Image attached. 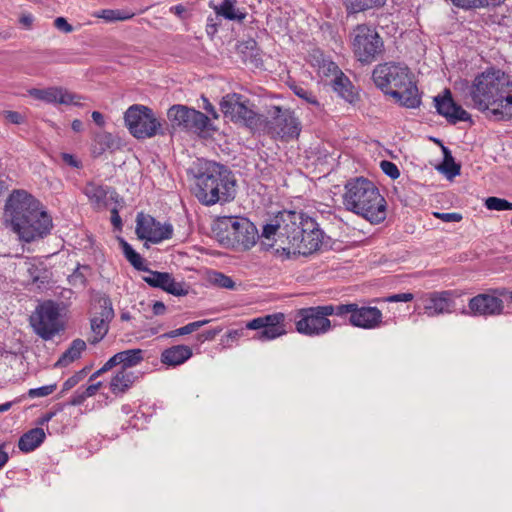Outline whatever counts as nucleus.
Listing matches in <instances>:
<instances>
[{
  "instance_id": "obj_13",
  "label": "nucleus",
  "mask_w": 512,
  "mask_h": 512,
  "mask_svg": "<svg viewBox=\"0 0 512 512\" xmlns=\"http://www.w3.org/2000/svg\"><path fill=\"white\" fill-rule=\"evenodd\" d=\"M295 327L298 333L314 337L328 333L332 329V322L325 305H320L297 310Z\"/></svg>"
},
{
  "instance_id": "obj_10",
  "label": "nucleus",
  "mask_w": 512,
  "mask_h": 512,
  "mask_svg": "<svg viewBox=\"0 0 512 512\" xmlns=\"http://www.w3.org/2000/svg\"><path fill=\"white\" fill-rule=\"evenodd\" d=\"M167 118L173 132L183 131L202 136L211 126L209 117L204 113L181 104L171 106Z\"/></svg>"
},
{
  "instance_id": "obj_23",
  "label": "nucleus",
  "mask_w": 512,
  "mask_h": 512,
  "mask_svg": "<svg viewBox=\"0 0 512 512\" xmlns=\"http://www.w3.org/2000/svg\"><path fill=\"white\" fill-rule=\"evenodd\" d=\"M434 101L437 112L445 117L449 123L456 124L461 121H471V115L454 102L450 90L446 89L444 95L435 97Z\"/></svg>"
},
{
  "instance_id": "obj_53",
  "label": "nucleus",
  "mask_w": 512,
  "mask_h": 512,
  "mask_svg": "<svg viewBox=\"0 0 512 512\" xmlns=\"http://www.w3.org/2000/svg\"><path fill=\"white\" fill-rule=\"evenodd\" d=\"M510 94L506 96V108L504 115L511 116L512 118V79L509 80Z\"/></svg>"
},
{
  "instance_id": "obj_4",
  "label": "nucleus",
  "mask_w": 512,
  "mask_h": 512,
  "mask_svg": "<svg viewBox=\"0 0 512 512\" xmlns=\"http://www.w3.org/2000/svg\"><path fill=\"white\" fill-rule=\"evenodd\" d=\"M343 205L370 223H381L386 218V201L376 185L367 178L355 177L344 187Z\"/></svg>"
},
{
  "instance_id": "obj_48",
  "label": "nucleus",
  "mask_w": 512,
  "mask_h": 512,
  "mask_svg": "<svg viewBox=\"0 0 512 512\" xmlns=\"http://www.w3.org/2000/svg\"><path fill=\"white\" fill-rule=\"evenodd\" d=\"M414 299V295L412 293H398L388 296L385 301L386 302H410Z\"/></svg>"
},
{
  "instance_id": "obj_35",
  "label": "nucleus",
  "mask_w": 512,
  "mask_h": 512,
  "mask_svg": "<svg viewBox=\"0 0 512 512\" xmlns=\"http://www.w3.org/2000/svg\"><path fill=\"white\" fill-rule=\"evenodd\" d=\"M115 145L114 137L111 133L101 132L95 135L92 153L95 156L103 154L105 151L112 149Z\"/></svg>"
},
{
  "instance_id": "obj_32",
  "label": "nucleus",
  "mask_w": 512,
  "mask_h": 512,
  "mask_svg": "<svg viewBox=\"0 0 512 512\" xmlns=\"http://www.w3.org/2000/svg\"><path fill=\"white\" fill-rule=\"evenodd\" d=\"M27 273L31 283L35 284L38 289L46 288L51 279V273L42 263H29Z\"/></svg>"
},
{
  "instance_id": "obj_11",
  "label": "nucleus",
  "mask_w": 512,
  "mask_h": 512,
  "mask_svg": "<svg viewBox=\"0 0 512 512\" xmlns=\"http://www.w3.org/2000/svg\"><path fill=\"white\" fill-rule=\"evenodd\" d=\"M30 325L43 340L53 339L64 329L58 304L53 301H45L39 304L30 316Z\"/></svg>"
},
{
  "instance_id": "obj_17",
  "label": "nucleus",
  "mask_w": 512,
  "mask_h": 512,
  "mask_svg": "<svg viewBox=\"0 0 512 512\" xmlns=\"http://www.w3.org/2000/svg\"><path fill=\"white\" fill-rule=\"evenodd\" d=\"M99 308L100 311L90 318L91 337L88 338V342L93 345L99 343L108 334L110 323L115 316L109 297L99 299Z\"/></svg>"
},
{
  "instance_id": "obj_42",
  "label": "nucleus",
  "mask_w": 512,
  "mask_h": 512,
  "mask_svg": "<svg viewBox=\"0 0 512 512\" xmlns=\"http://www.w3.org/2000/svg\"><path fill=\"white\" fill-rule=\"evenodd\" d=\"M485 206L488 210L495 211H505L512 210V202H509L506 199L498 198V197H488L485 200Z\"/></svg>"
},
{
  "instance_id": "obj_59",
  "label": "nucleus",
  "mask_w": 512,
  "mask_h": 512,
  "mask_svg": "<svg viewBox=\"0 0 512 512\" xmlns=\"http://www.w3.org/2000/svg\"><path fill=\"white\" fill-rule=\"evenodd\" d=\"M92 119L100 127L104 126L105 124L103 115L98 111L92 112Z\"/></svg>"
},
{
  "instance_id": "obj_21",
  "label": "nucleus",
  "mask_w": 512,
  "mask_h": 512,
  "mask_svg": "<svg viewBox=\"0 0 512 512\" xmlns=\"http://www.w3.org/2000/svg\"><path fill=\"white\" fill-rule=\"evenodd\" d=\"M82 191L88 198L90 205L96 210H104L110 202L118 201L116 190L99 182L88 181Z\"/></svg>"
},
{
  "instance_id": "obj_18",
  "label": "nucleus",
  "mask_w": 512,
  "mask_h": 512,
  "mask_svg": "<svg viewBox=\"0 0 512 512\" xmlns=\"http://www.w3.org/2000/svg\"><path fill=\"white\" fill-rule=\"evenodd\" d=\"M283 313H275L252 319L246 324L250 330H260L256 338L260 341L273 340L286 333Z\"/></svg>"
},
{
  "instance_id": "obj_3",
  "label": "nucleus",
  "mask_w": 512,
  "mask_h": 512,
  "mask_svg": "<svg viewBox=\"0 0 512 512\" xmlns=\"http://www.w3.org/2000/svg\"><path fill=\"white\" fill-rule=\"evenodd\" d=\"M193 192L206 206L230 202L236 196V179L224 165L206 162L195 175Z\"/></svg>"
},
{
  "instance_id": "obj_8",
  "label": "nucleus",
  "mask_w": 512,
  "mask_h": 512,
  "mask_svg": "<svg viewBox=\"0 0 512 512\" xmlns=\"http://www.w3.org/2000/svg\"><path fill=\"white\" fill-rule=\"evenodd\" d=\"M124 122L131 135L137 139L152 138L165 133L153 110L144 105L130 106L124 113Z\"/></svg>"
},
{
  "instance_id": "obj_41",
  "label": "nucleus",
  "mask_w": 512,
  "mask_h": 512,
  "mask_svg": "<svg viewBox=\"0 0 512 512\" xmlns=\"http://www.w3.org/2000/svg\"><path fill=\"white\" fill-rule=\"evenodd\" d=\"M292 91L295 95H297L299 98L303 99L306 103L319 106V102L317 100L316 95L306 87L302 85L294 84L291 86Z\"/></svg>"
},
{
  "instance_id": "obj_26",
  "label": "nucleus",
  "mask_w": 512,
  "mask_h": 512,
  "mask_svg": "<svg viewBox=\"0 0 512 512\" xmlns=\"http://www.w3.org/2000/svg\"><path fill=\"white\" fill-rule=\"evenodd\" d=\"M328 71L335 74V78L332 81L333 90L345 101L355 103L358 100L359 95L355 91L350 79L341 70H339L338 66L333 62L328 64Z\"/></svg>"
},
{
  "instance_id": "obj_61",
  "label": "nucleus",
  "mask_w": 512,
  "mask_h": 512,
  "mask_svg": "<svg viewBox=\"0 0 512 512\" xmlns=\"http://www.w3.org/2000/svg\"><path fill=\"white\" fill-rule=\"evenodd\" d=\"M8 459V453L4 450V446L0 445V469L7 463Z\"/></svg>"
},
{
  "instance_id": "obj_57",
  "label": "nucleus",
  "mask_w": 512,
  "mask_h": 512,
  "mask_svg": "<svg viewBox=\"0 0 512 512\" xmlns=\"http://www.w3.org/2000/svg\"><path fill=\"white\" fill-rule=\"evenodd\" d=\"M154 315H163L166 311V306L161 301H155L152 307Z\"/></svg>"
},
{
  "instance_id": "obj_12",
  "label": "nucleus",
  "mask_w": 512,
  "mask_h": 512,
  "mask_svg": "<svg viewBox=\"0 0 512 512\" xmlns=\"http://www.w3.org/2000/svg\"><path fill=\"white\" fill-rule=\"evenodd\" d=\"M506 296V288H491L479 293L468 301V310L462 314L471 317H497L505 314L503 298Z\"/></svg>"
},
{
  "instance_id": "obj_28",
  "label": "nucleus",
  "mask_w": 512,
  "mask_h": 512,
  "mask_svg": "<svg viewBox=\"0 0 512 512\" xmlns=\"http://www.w3.org/2000/svg\"><path fill=\"white\" fill-rule=\"evenodd\" d=\"M137 379L138 376L135 372L120 368L111 378L109 383L110 390L116 396L124 394L132 387Z\"/></svg>"
},
{
  "instance_id": "obj_15",
  "label": "nucleus",
  "mask_w": 512,
  "mask_h": 512,
  "mask_svg": "<svg viewBox=\"0 0 512 512\" xmlns=\"http://www.w3.org/2000/svg\"><path fill=\"white\" fill-rule=\"evenodd\" d=\"M299 218L298 212L284 210L276 215L274 223L266 224L263 227L262 237L267 240L275 237V242L278 243V248L276 249L277 254H282V247H286V244L289 245V239L290 235L293 234L292 230L294 229L295 220Z\"/></svg>"
},
{
  "instance_id": "obj_54",
  "label": "nucleus",
  "mask_w": 512,
  "mask_h": 512,
  "mask_svg": "<svg viewBox=\"0 0 512 512\" xmlns=\"http://www.w3.org/2000/svg\"><path fill=\"white\" fill-rule=\"evenodd\" d=\"M117 365H120V363L116 353L111 358H109L108 361L105 362V364L102 366V371L106 373Z\"/></svg>"
},
{
  "instance_id": "obj_37",
  "label": "nucleus",
  "mask_w": 512,
  "mask_h": 512,
  "mask_svg": "<svg viewBox=\"0 0 512 512\" xmlns=\"http://www.w3.org/2000/svg\"><path fill=\"white\" fill-rule=\"evenodd\" d=\"M123 253L130 264L139 271L147 270V267L143 265V259L139 253H137L132 246L125 240L120 241Z\"/></svg>"
},
{
  "instance_id": "obj_36",
  "label": "nucleus",
  "mask_w": 512,
  "mask_h": 512,
  "mask_svg": "<svg viewBox=\"0 0 512 512\" xmlns=\"http://www.w3.org/2000/svg\"><path fill=\"white\" fill-rule=\"evenodd\" d=\"M444 159L439 167V170L443 172L448 178H453L460 174V165L454 161L451 152L448 148L443 147Z\"/></svg>"
},
{
  "instance_id": "obj_62",
  "label": "nucleus",
  "mask_w": 512,
  "mask_h": 512,
  "mask_svg": "<svg viewBox=\"0 0 512 512\" xmlns=\"http://www.w3.org/2000/svg\"><path fill=\"white\" fill-rule=\"evenodd\" d=\"M507 299V311L506 313L512 314V290L509 291L506 289V296Z\"/></svg>"
},
{
  "instance_id": "obj_52",
  "label": "nucleus",
  "mask_w": 512,
  "mask_h": 512,
  "mask_svg": "<svg viewBox=\"0 0 512 512\" xmlns=\"http://www.w3.org/2000/svg\"><path fill=\"white\" fill-rule=\"evenodd\" d=\"M61 158L67 165L75 168L81 167V162L77 160L72 154L62 153Z\"/></svg>"
},
{
  "instance_id": "obj_39",
  "label": "nucleus",
  "mask_w": 512,
  "mask_h": 512,
  "mask_svg": "<svg viewBox=\"0 0 512 512\" xmlns=\"http://www.w3.org/2000/svg\"><path fill=\"white\" fill-rule=\"evenodd\" d=\"M355 303H347V304H327L325 305L328 317L335 315L343 319L351 318V314H353Z\"/></svg>"
},
{
  "instance_id": "obj_30",
  "label": "nucleus",
  "mask_w": 512,
  "mask_h": 512,
  "mask_svg": "<svg viewBox=\"0 0 512 512\" xmlns=\"http://www.w3.org/2000/svg\"><path fill=\"white\" fill-rule=\"evenodd\" d=\"M86 342L80 338L73 340L66 351L60 356L55 363L56 367H66L78 360L82 353L86 350Z\"/></svg>"
},
{
  "instance_id": "obj_25",
  "label": "nucleus",
  "mask_w": 512,
  "mask_h": 512,
  "mask_svg": "<svg viewBox=\"0 0 512 512\" xmlns=\"http://www.w3.org/2000/svg\"><path fill=\"white\" fill-rule=\"evenodd\" d=\"M29 95L48 104L80 105L79 100L81 99L77 94L69 92L62 87L33 88L29 90Z\"/></svg>"
},
{
  "instance_id": "obj_46",
  "label": "nucleus",
  "mask_w": 512,
  "mask_h": 512,
  "mask_svg": "<svg viewBox=\"0 0 512 512\" xmlns=\"http://www.w3.org/2000/svg\"><path fill=\"white\" fill-rule=\"evenodd\" d=\"M380 167L384 174L389 176L391 179H397L400 176V171L397 165L388 160H382L380 162Z\"/></svg>"
},
{
  "instance_id": "obj_24",
  "label": "nucleus",
  "mask_w": 512,
  "mask_h": 512,
  "mask_svg": "<svg viewBox=\"0 0 512 512\" xmlns=\"http://www.w3.org/2000/svg\"><path fill=\"white\" fill-rule=\"evenodd\" d=\"M147 276L143 280L151 287L160 288L174 296L187 295L188 289L182 282H177L170 273L152 271L147 268Z\"/></svg>"
},
{
  "instance_id": "obj_50",
  "label": "nucleus",
  "mask_w": 512,
  "mask_h": 512,
  "mask_svg": "<svg viewBox=\"0 0 512 512\" xmlns=\"http://www.w3.org/2000/svg\"><path fill=\"white\" fill-rule=\"evenodd\" d=\"M54 27L64 33H71L73 31L72 25L64 17H57L54 20Z\"/></svg>"
},
{
  "instance_id": "obj_2",
  "label": "nucleus",
  "mask_w": 512,
  "mask_h": 512,
  "mask_svg": "<svg viewBox=\"0 0 512 512\" xmlns=\"http://www.w3.org/2000/svg\"><path fill=\"white\" fill-rule=\"evenodd\" d=\"M375 85L385 94L406 108H417L421 104L418 88L413 75L403 63L385 62L378 64L372 72Z\"/></svg>"
},
{
  "instance_id": "obj_51",
  "label": "nucleus",
  "mask_w": 512,
  "mask_h": 512,
  "mask_svg": "<svg viewBox=\"0 0 512 512\" xmlns=\"http://www.w3.org/2000/svg\"><path fill=\"white\" fill-rule=\"evenodd\" d=\"M6 120L13 124H21L23 122V116L16 111H5L4 112Z\"/></svg>"
},
{
  "instance_id": "obj_38",
  "label": "nucleus",
  "mask_w": 512,
  "mask_h": 512,
  "mask_svg": "<svg viewBox=\"0 0 512 512\" xmlns=\"http://www.w3.org/2000/svg\"><path fill=\"white\" fill-rule=\"evenodd\" d=\"M209 322H210V320H208V319L191 322L183 327H180L178 329L167 332V333L163 334L161 337L174 338V337H178V336H182V335L191 334V333L197 331L198 329H200L202 326L208 324Z\"/></svg>"
},
{
  "instance_id": "obj_34",
  "label": "nucleus",
  "mask_w": 512,
  "mask_h": 512,
  "mask_svg": "<svg viewBox=\"0 0 512 512\" xmlns=\"http://www.w3.org/2000/svg\"><path fill=\"white\" fill-rule=\"evenodd\" d=\"M235 3L236 0H224L218 7H215L216 14L228 20H244L246 14L235 8Z\"/></svg>"
},
{
  "instance_id": "obj_58",
  "label": "nucleus",
  "mask_w": 512,
  "mask_h": 512,
  "mask_svg": "<svg viewBox=\"0 0 512 512\" xmlns=\"http://www.w3.org/2000/svg\"><path fill=\"white\" fill-rule=\"evenodd\" d=\"M221 331V329H212V330H207L205 332H203L200 337H203L204 340H213L215 338V336Z\"/></svg>"
},
{
  "instance_id": "obj_40",
  "label": "nucleus",
  "mask_w": 512,
  "mask_h": 512,
  "mask_svg": "<svg viewBox=\"0 0 512 512\" xmlns=\"http://www.w3.org/2000/svg\"><path fill=\"white\" fill-rule=\"evenodd\" d=\"M98 18H102L106 21H123L131 19L134 14H129L127 12H123L120 10H113V9H104L101 10L98 14H96Z\"/></svg>"
},
{
  "instance_id": "obj_60",
  "label": "nucleus",
  "mask_w": 512,
  "mask_h": 512,
  "mask_svg": "<svg viewBox=\"0 0 512 512\" xmlns=\"http://www.w3.org/2000/svg\"><path fill=\"white\" fill-rule=\"evenodd\" d=\"M243 335H244V330L243 329L230 330L227 333V337L232 339V340L239 339Z\"/></svg>"
},
{
  "instance_id": "obj_9",
  "label": "nucleus",
  "mask_w": 512,
  "mask_h": 512,
  "mask_svg": "<svg viewBox=\"0 0 512 512\" xmlns=\"http://www.w3.org/2000/svg\"><path fill=\"white\" fill-rule=\"evenodd\" d=\"M354 57L363 65L371 64L384 52V42L377 31L366 25H357L351 34Z\"/></svg>"
},
{
  "instance_id": "obj_5",
  "label": "nucleus",
  "mask_w": 512,
  "mask_h": 512,
  "mask_svg": "<svg viewBox=\"0 0 512 512\" xmlns=\"http://www.w3.org/2000/svg\"><path fill=\"white\" fill-rule=\"evenodd\" d=\"M508 93L510 94L509 80L500 77L499 71H487L478 75L469 89L474 107L487 111L495 120L511 119V116L504 115Z\"/></svg>"
},
{
  "instance_id": "obj_1",
  "label": "nucleus",
  "mask_w": 512,
  "mask_h": 512,
  "mask_svg": "<svg viewBox=\"0 0 512 512\" xmlns=\"http://www.w3.org/2000/svg\"><path fill=\"white\" fill-rule=\"evenodd\" d=\"M5 208L12 229L21 240L32 242L50 233L52 218L42 209L41 203L27 192L14 191Z\"/></svg>"
},
{
  "instance_id": "obj_63",
  "label": "nucleus",
  "mask_w": 512,
  "mask_h": 512,
  "mask_svg": "<svg viewBox=\"0 0 512 512\" xmlns=\"http://www.w3.org/2000/svg\"><path fill=\"white\" fill-rule=\"evenodd\" d=\"M71 127H72L73 131L80 132L83 129V123L81 120L75 119V120H73Z\"/></svg>"
},
{
  "instance_id": "obj_19",
  "label": "nucleus",
  "mask_w": 512,
  "mask_h": 512,
  "mask_svg": "<svg viewBox=\"0 0 512 512\" xmlns=\"http://www.w3.org/2000/svg\"><path fill=\"white\" fill-rule=\"evenodd\" d=\"M272 115L273 122L270 129L273 136L285 140L299 136L301 124L292 111L282 110L279 106H274Z\"/></svg>"
},
{
  "instance_id": "obj_56",
  "label": "nucleus",
  "mask_w": 512,
  "mask_h": 512,
  "mask_svg": "<svg viewBox=\"0 0 512 512\" xmlns=\"http://www.w3.org/2000/svg\"><path fill=\"white\" fill-rule=\"evenodd\" d=\"M111 222L115 228H121L122 226V220L116 208L111 210Z\"/></svg>"
},
{
  "instance_id": "obj_6",
  "label": "nucleus",
  "mask_w": 512,
  "mask_h": 512,
  "mask_svg": "<svg viewBox=\"0 0 512 512\" xmlns=\"http://www.w3.org/2000/svg\"><path fill=\"white\" fill-rule=\"evenodd\" d=\"M299 219L295 220L293 234L290 235L289 245L282 247L284 258H290L291 254L308 255L318 250L322 244L323 232L316 221L301 212Z\"/></svg>"
},
{
  "instance_id": "obj_20",
  "label": "nucleus",
  "mask_w": 512,
  "mask_h": 512,
  "mask_svg": "<svg viewBox=\"0 0 512 512\" xmlns=\"http://www.w3.org/2000/svg\"><path fill=\"white\" fill-rule=\"evenodd\" d=\"M136 222V234L142 240L156 244L172 237L173 227L171 224H161L153 217L143 214H138Z\"/></svg>"
},
{
  "instance_id": "obj_31",
  "label": "nucleus",
  "mask_w": 512,
  "mask_h": 512,
  "mask_svg": "<svg viewBox=\"0 0 512 512\" xmlns=\"http://www.w3.org/2000/svg\"><path fill=\"white\" fill-rule=\"evenodd\" d=\"M45 437L42 428H33L20 437L18 447L22 452H31L43 443Z\"/></svg>"
},
{
  "instance_id": "obj_29",
  "label": "nucleus",
  "mask_w": 512,
  "mask_h": 512,
  "mask_svg": "<svg viewBox=\"0 0 512 512\" xmlns=\"http://www.w3.org/2000/svg\"><path fill=\"white\" fill-rule=\"evenodd\" d=\"M348 16L382 8L387 0H340Z\"/></svg>"
},
{
  "instance_id": "obj_22",
  "label": "nucleus",
  "mask_w": 512,
  "mask_h": 512,
  "mask_svg": "<svg viewBox=\"0 0 512 512\" xmlns=\"http://www.w3.org/2000/svg\"><path fill=\"white\" fill-rule=\"evenodd\" d=\"M383 323V313L375 306H359L355 303L353 314L349 318V324L353 327L374 330Z\"/></svg>"
},
{
  "instance_id": "obj_16",
  "label": "nucleus",
  "mask_w": 512,
  "mask_h": 512,
  "mask_svg": "<svg viewBox=\"0 0 512 512\" xmlns=\"http://www.w3.org/2000/svg\"><path fill=\"white\" fill-rule=\"evenodd\" d=\"M461 295L462 293L459 290L433 291L423 294L419 301L422 304L424 314L428 317H436L453 313L455 299Z\"/></svg>"
},
{
  "instance_id": "obj_55",
  "label": "nucleus",
  "mask_w": 512,
  "mask_h": 512,
  "mask_svg": "<svg viewBox=\"0 0 512 512\" xmlns=\"http://www.w3.org/2000/svg\"><path fill=\"white\" fill-rule=\"evenodd\" d=\"M102 386V382L99 381L97 383L91 384L85 388H83V392L87 396V398L94 396L99 388Z\"/></svg>"
},
{
  "instance_id": "obj_14",
  "label": "nucleus",
  "mask_w": 512,
  "mask_h": 512,
  "mask_svg": "<svg viewBox=\"0 0 512 512\" xmlns=\"http://www.w3.org/2000/svg\"><path fill=\"white\" fill-rule=\"evenodd\" d=\"M220 109L231 121L242 123L252 130L261 124V116L252 109L250 101L241 94L225 95L220 102Z\"/></svg>"
},
{
  "instance_id": "obj_45",
  "label": "nucleus",
  "mask_w": 512,
  "mask_h": 512,
  "mask_svg": "<svg viewBox=\"0 0 512 512\" xmlns=\"http://www.w3.org/2000/svg\"><path fill=\"white\" fill-rule=\"evenodd\" d=\"M56 384L45 385L38 388H33L28 391L31 398H40L52 394L56 390Z\"/></svg>"
},
{
  "instance_id": "obj_64",
  "label": "nucleus",
  "mask_w": 512,
  "mask_h": 512,
  "mask_svg": "<svg viewBox=\"0 0 512 512\" xmlns=\"http://www.w3.org/2000/svg\"><path fill=\"white\" fill-rule=\"evenodd\" d=\"M204 102H205L204 109L207 112L211 113L216 118L217 114H216V111H215L213 105L206 98H204Z\"/></svg>"
},
{
  "instance_id": "obj_33",
  "label": "nucleus",
  "mask_w": 512,
  "mask_h": 512,
  "mask_svg": "<svg viewBox=\"0 0 512 512\" xmlns=\"http://www.w3.org/2000/svg\"><path fill=\"white\" fill-rule=\"evenodd\" d=\"M143 350L141 349H128L117 353L121 369H127L137 366L143 359Z\"/></svg>"
},
{
  "instance_id": "obj_43",
  "label": "nucleus",
  "mask_w": 512,
  "mask_h": 512,
  "mask_svg": "<svg viewBox=\"0 0 512 512\" xmlns=\"http://www.w3.org/2000/svg\"><path fill=\"white\" fill-rule=\"evenodd\" d=\"M211 281L220 288L225 289H234L235 288V282L233 279L221 272H215L213 273L211 277Z\"/></svg>"
},
{
  "instance_id": "obj_44",
  "label": "nucleus",
  "mask_w": 512,
  "mask_h": 512,
  "mask_svg": "<svg viewBox=\"0 0 512 512\" xmlns=\"http://www.w3.org/2000/svg\"><path fill=\"white\" fill-rule=\"evenodd\" d=\"M87 368H84L78 372H76L74 375L69 377L64 383L62 387V392L69 391L73 387H75L86 375Z\"/></svg>"
},
{
  "instance_id": "obj_27",
  "label": "nucleus",
  "mask_w": 512,
  "mask_h": 512,
  "mask_svg": "<svg viewBox=\"0 0 512 512\" xmlns=\"http://www.w3.org/2000/svg\"><path fill=\"white\" fill-rule=\"evenodd\" d=\"M193 355L192 349L187 345H175L161 353V362L167 366H178L186 362Z\"/></svg>"
},
{
  "instance_id": "obj_7",
  "label": "nucleus",
  "mask_w": 512,
  "mask_h": 512,
  "mask_svg": "<svg viewBox=\"0 0 512 512\" xmlns=\"http://www.w3.org/2000/svg\"><path fill=\"white\" fill-rule=\"evenodd\" d=\"M218 236L222 243L242 250H249L257 241L255 225L247 218L224 216L217 222Z\"/></svg>"
},
{
  "instance_id": "obj_47",
  "label": "nucleus",
  "mask_w": 512,
  "mask_h": 512,
  "mask_svg": "<svg viewBox=\"0 0 512 512\" xmlns=\"http://www.w3.org/2000/svg\"><path fill=\"white\" fill-rule=\"evenodd\" d=\"M434 216L438 219H441L444 222H460L462 220V215L456 212L452 213H440L435 212Z\"/></svg>"
},
{
  "instance_id": "obj_49",
  "label": "nucleus",
  "mask_w": 512,
  "mask_h": 512,
  "mask_svg": "<svg viewBox=\"0 0 512 512\" xmlns=\"http://www.w3.org/2000/svg\"><path fill=\"white\" fill-rule=\"evenodd\" d=\"M87 399V396L83 392V387L78 388L72 397L69 400V404L72 406H79L81 405L85 400Z\"/></svg>"
}]
</instances>
